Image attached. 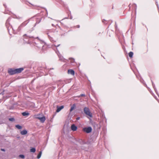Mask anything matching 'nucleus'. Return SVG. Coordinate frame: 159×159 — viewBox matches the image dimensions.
Masks as SVG:
<instances>
[{
	"instance_id": "obj_28",
	"label": "nucleus",
	"mask_w": 159,
	"mask_h": 159,
	"mask_svg": "<svg viewBox=\"0 0 159 159\" xmlns=\"http://www.w3.org/2000/svg\"><path fill=\"white\" fill-rule=\"evenodd\" d=\"M60 44H59V45H58L57 46H56V47H58L59 46H60Z\"/></svg>"
},
{
	"instance_id": "obj_18",
	"label": "nucleus",
	"mask_w": 159,
	"mask_h": 159,
	"mask_svg": "<svg viewBox=\"0 0 159 159\" xmlns=\"http://www.w3.org/2000/svg\"><path fill=\"white\" fill-rule=\"evenodd\" d=\"M42 151H40V152H39V154L37 155V158L38 159H39L41 157V155L42 154Z\"/></svg>"
},
{
	"instance_id": "obj_15",
	"label": "nucleus",
	"mask_w": 159,
	"mask_h": 159,
	"mask_svg": "<svg viewBox=\"0 0 159 159\" xmlns=\"http://www.w3.org/2000/svg\"><path fill=\"white\" fill-rule=\"evenodd\" d=\"M49 34V33H48V37L49 38V39H50V41L52 42H53L54 41L53 40V38Z\"/></svg>"
},
{
	"instance_id": "obj_21",
	"label": "nucleus",
	"mask_w": 159,
	"mask_h": 159,
	"mask_svg": "<svg viewBox=\"0 0 159 159\" xmlns=\"http://www.w3.org/2000/svg\"><path fill=\"white\" fill-rule=\"evenodd\" d=\"M19 157L22 158H24L25 157L24 155L20 154L19 155Z\"/></svg>"
},
{
	"instance_id": "obj_11",
	"label": "nucleus",
	"mask_w": 159,
	"mask_h": 159,
	"mask_svg": "<svg viewBox=\"0 0 159 159\" xmlns=\"http://www.w3.org/2000/svg\"><path fill=\"white\" fill-rule=\"evenodd\" d=\"M27 133V132L26 130H24L20 132V134L22 135H25Z\"/></svg>"
},
{
	"instance_id": "obj_26",
	"label": "nucleus",
	"mask_w": 159,
	"mask_h": 159,
	"mask_svg": "<svg viewBox=\"0 0 159 159\" xmlns=\"http://www.w3.org/2000/svg\"><path fill=\"white\" fill-rule=\"evenodd\" d=\"M80 96H85V95L84 94H81L80 95Z\"/></svg>"
},
{
	"instance_id": "obj_2",
	"label": "nucleus",
	"mask_w": 159,
	"mask_h": 159,
	"mask_svg": "<svg viewBox=\"0 0 159 159\" xmlns=\"http://www.w3.org/2000/svg\"><path fill=\"white\" fill-rule=\"evenodd\" d=\"M84 113L87 115L89 116L90 117H92V114L90 112L88 107H85L84 109Z\"/></svg>"
},
{
	"instance_id": "obj_27",
	"label": "nucleus",
	"mask_w": 159,
	"mask_h": 159,
	"mask_svg": "<svg viewBox=\"0 0 159 159\" xmlns=\"http://www.w3.org/2000/svg\"><path fill=\"white\" fill-rule=\"evenodd\" d=\"M1 150L3 152H5V150L4 149L2 148L1 149Z\"/></svg>"
},
{
	"instance_id": "obj_17",
	"label": "nucleus",
	"mask_w": 159,
	"mask_h": 159,
	"mask_svg": "<svg viewBox=\"0 0 159 159\" xmlns=\"http://www.w3.org/2000/svg\"><path fill=\"white\" fill-rule=\"evenodd\" d=\"M30 151L31 152H34L36 151L35 148H32L30 149Z\"/></svg>"
},
{
	"instance_id": "obj_3",
	"label": "nucleus",
	"mask_w": 159,
	"mask_h": 159,
	"mask_svg": "<svg viewBox=\"0 0 159 159\" xmlns=\"http://www.w3.org/2000/svg\"><path fill=\"white\" fill-rule=\"evenodd\" d=\"M83 130L84 131L86 132L87 133H90L92 130V129L91 127H88L84 128L83 129Z\"/></svg>"
},
{
	"instance_id": "obj_24",
	"label": "nucleus",
	"mask_w": 159,
	"mask_h": 159,
	"mask_svg": "<svg viewBox=\"0 0 159 159\" xmlns=\"http://www.w3.org/2000/svg\"><path fill=\"white\" fill-rule=\"evenodd\" d=\"M42 117H40L39 115H36L35 116V117L38 119V118H41Z\"/></svg>"
},
{
	"instance_id": "obj_23",
	"label": "nucleus",
	"mask_w": 159,
	"mask_h": 159,
	"mask_svg": "<svg viewBox=\"0 0 159 159\" xmlns=\"http://www.w3.org/2000/svg\"><path fill=\"white\" fill-rule=\"evenodd\" d=\"M9 120H10V121H14L15 119L14 118H9Z\"/></svg>"
},
{
	"instance_id": "obj_10",
	"label": "nucleus",
	"mask_w": 159,
	"mask_h": 159,
	"mask_svg": "<svg viewBox=\"0 0 159 159\" xmlns=\"http://www.w3.org/2000/svg\"><path fill=\"white\" fill-rule=\"evenodd\" d=\"M68 73L69 74L74 75L75 72L73 70L69 69L68 70Z\"/></svg>"
},
{
	"instance_id": "obj_31",
	"label": "nucleus",
	"mask_w": 159,
	"mask_h": 159,
	"mask_svg": "<svg viewBox=\"0 0 159 159\" xmlns=\"http://www.w3.org/2000/svg\"><path fill=\"white\" fill-rule=\"evenodd\" d=\"M21 27L22 28L23 27H22V26H21Z\"/></svg>"
},
{
	"instance_id": "obj_30",
	"label": "nucleus",
	"mask_w": 159,
	"mask_h": 159,
	"mask_svg": "<svg viewBox=\"0 0 159 159\" xmlns=\"http://www.w3.org/2000/svg\"><path fill=\"white\" fill-rule=\"evenodd\" d=\"M78 26V28H79V27H80V25H78V26Z\"/></svg>"
},
{
	"instance_id": "obj_6",
	"label": "nucleus",
	"mask_w": 159,
	"mask_h": 159,
	"mask_svg": "<svg viewBox=\"0 0 159 159\" xmlns=\"http://www.w3.org/2000/svg\"><path fill=\"white\" fill-rule=\"evenodd\" d=\"M27 23L28 22H27V21H25L24 22L22 23L18 27V31H19L21 30V28H20V27H21V26H22V27H24L27 25Z\"/></svg>"
},
{
	"instance_id": "obj_4",
	"label": "nucleus",
	"mask_w": 159,
	"mask_h": 159,
	"mask_svg": "<svg viewBox=\"0 0 159 159\" xmlns=\"http://www.w3.org/2000/svg\"><path fill=\"white\" fill-rule=\"evenodd\" d=\"M15 69L10 68L8 70V72L10 75H13L16 74Z\"/></svg>"
},
{
	"instance_id": "obj_9",
	"label": "nucleus",
	"mask_w": 159,
	"mask_h": 159,
	"mask_svg": "<svg viewBox=\"0 0 159 159\" xmlns=\"http://www.w3.org/2000/svg\"><path fill=\"white\" fill-rule=\"evenodd\" d=\"M38 119H39L42 123H43L46 120L44 116H43L41 118H38Z\"/></svg>"
},
{
	"instance_id": "obj_5",
	"label": "nucleus",
	"mask_w": 159,
	"mask_h": 159,
	"mask_svg": "<svg viewBox=\"0 0 159 159\" xmlns=\"http://www.w3.org/2000/svg\"><path fill=\"white\" fill-rule=\"evenodd\" d=\"M16 74L21 73L23 70V68H20L17 69H15Z\"/></svg>"
},
{
	"instance_id": "obj_16",
	"label": "nucleus",
	"mask_w": 159,
	"mask_h": 159,
	"mask_svg": "<svg viewBox=\"0 0 159 159\" xmlns=\"http://www.w3.org/2000/svg\"><path fill=\"white\" fill-rule=\"evenodd\" d=\"M69 60L70 61V62L72 64L74 63L75 62V60L74 58H69Z\"/></svg>"
},
{
	"instance_id": "obj_14",
	"label": "nucleus",
	"mask_w": 159,
	"mask_h": 159,
	"mask_svg": "<svg viewBox=\"0 0 159 159\" xmlns=\"http://www.w3.org/2000/svg\"><path fill=\"white\" fill-rule=\"evenodd\" d=\"M22 115L24 116H28L29 115V113H28V112H23L22 113Z\"/></svg>"
},
{
	"instance_id": "obj_32",
	"label": "nucleus",
	"mask_w": 159,
	"mask_h": 159,
	"mask_svg": "<svg viewBox=\"0 0 159 159\" xmlns=\"http://www.w3.org/2000/svg\"><path fill=\"white\" fill-rule=\"evenodd\" d=\"M22 28V27H20V28H21V29Z\"/></svg>"
},
{
	"instance_id": "obj_20",
	"label": "nucleus",
	"mask_w": 159,
	"mask_h": 159,
	"mask_svg": "<svg viewBox=\"0 0 159 159\" xmlns=\"http://www.w3.org/2000/svg\"><path fill=\"white\" fill-rule=\"evenodd\" d=\"M16 127L18 129H20L22 128V126L19 125H16Z\"/></svg>"
},
{
	"instance_id": "obj_33",
	"label": "nucleus",
	"mask_w": 159,
	"mask_h": 159,
	"mask_svg": "<svg viewBox=\"0 0 159 159\" xmlns=\"http://www.w3.org/2000/svg\"><path fill=\"white\" fill-rule=\"evenodd\" d=\"M7 28H7V29H8V27H7Z\"/></svg>"
},
{
	"instance_id": "obj_19",
	"label": "nucleus",
	"mask_w": 159,
	"mask_h": 159,
	"mask_svg": "<svg viewBox=\"0 0 159 159\" xmlns=\"http://www.w3.org/2000/svg\"><path fill=\"white\" fill-rule=\"evenodd\" d=\"M133 53L132 52H130L129 53V57L131 58L133 57Z\"/></svg>"
},
{
	"instance_id": "obj_7",
	"label": "nucleus",
	"mask_w": 159,
	"mask_h": 159,
	"mask_svg": "<svg viewBox=\"0 0 159 159\" xmlns=\"http://www.w3.org/2000/svg\"><path fill=\"white\" fill-rule=\"evenodd\" d=\"M64 107V106H61L60 107H59L58 106H57V110H56V112H59L61 110L63 109Z\"/></svg>"
},
{
	"instance_id": "obj_1",
	"label": "nucleus",
	"mask_w": 159,
	"mask_h": 159,
	"mask_svg": "<svg viewBox=\"0 0 159 159\" xmlns=\"http://www.w3.org/2000/svg\"><path fill=\"white\" fill-rule=\"evenodd\" d=\"M24 40L25 43H30V40L32 39L33 37H30L28 36H27L26 34H24Z\"/></svg>"
},
{
	"instance_id": "obj_13",
	"label": "nucleus",
	"mask_w": 159,
	"mask_h": 159,
	"mask_svg": "<svg viewBox=\"0 0 159 159\" xmlns=\"http://www.w3.org/2000/svg\"><path fill=\"white\" fill-rule=\"evenodd\" d=\"M59 56L60 60L61 61H64V62L66 60V59L63 58V57H60Z\"/></svg>"
},
{
	"instance_id": "obj_22",
	"label": "nucleus",
	"mask_w": 159,
	"mask_h": 159,
	"mask_svg": "<svg viewBox=\"0 0 159 159\" xmlns=\"http://www.w3.org/2000/svg\"><path fill=\"white\" fill-rule=\"evenodd\" d=\"M9 19H8L6 22V25L7 26L8 24H9Z\"/></svg>"
},
{
	"instance_id": "obj_29",
	"label": "nucleus",
	"mask_w": 159,
	"mask_h": 159,
	"mask_svg": "<svg viewBox=\"0 0 159 159\" xmlns=\"http://www.w3.org/2000/svg\"><path fill=\"white\" fill-rule=\"evenodd\" d=\"M80 118V117H78V118H77V120H79V119Z\"/></svg>"
},
{
	"instance_id": "obj_12",
	"label": "nucleus",
	"mask_w": 159,
	"mask_h": 159,
	"mask_svg": "<svg viewBox=\"0 0 159 159\" xmlns=\"http://www.w3.org/2000/svg\"><path fill=\"white\" fill-rule=\"evenodd\" d=\"M76 106L75 104H73L72 106L71 107V108L70 109V111L71 112L75 108Z\"/></svg>"
},
{
	"instance_id": "obj_25",
	"label": "nucleus",
	"mask_w": 159,
	"mask_h": 159,
	"mask_svg": "<svg viewBox=\"0 0 159 159\" xmlns=\"http://www.w3.org/2000/svg\"><path fill=\"white\" fill-rule=\"evenodd\" d=\"M152 85H153V88H154L155 87V85L153 83V82L152 81Z\"/></svg>"
},
{
	"instance_id": "obj_8",
	"label": "nucleus",
	"mask_w": 159,
	"mask_h": 159,
	"mask_svg": "<svg viewBox=\"0 0 159 159\" xmlns=\"http://www.w3.org/2000/svg\"><path fill=\"white\" fill-rule=\"evenodd\" d=\"M71 129L73 131H76L77 129V127L75 125L73 124L71 126Z\"/></svg>"
}]
</instances>
